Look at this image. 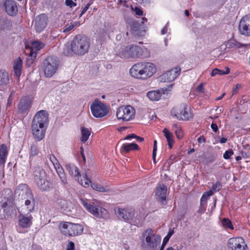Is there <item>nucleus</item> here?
<instances>
[{
    "label": "nucleus",
    "mask_w": 250,
    "mask_h": 250,
    "mask_svg": "<svg viewBox=\"0 0 250 250\" xmlns=\"http://www.w3.org/2000/svg\"><path fill=\"white\" fill-rule=\"evenodd\" d=\"M48 122V114L46 110H40L34 115L31 129L34 138L37 141H41L44 137Z\"/></svg>",
    "instance_id": "obj_1"
},
{
    "label": "nucleus",
    "mask_w": 250,
    "mask_h": 250,
    "mask_svg": "<svg viewBox=\"0 0 250 250\" xmlns=\"http://www.w3.org/2000/svg\"><path fill=\"white\" fill-rule=\"evenodd\" d=\"M156 72L155 65L150 62H141L134 64L129 70L130 75L136 79L146 80Z\"/></svg>",
    "instance_id": "obj_2"
},
{
    "label": "nucleus",
    "mask_w": 250,
    "mask_h": 250,
    "mask_svg": "<svg viewBox=\"0 0 250 250\" xmlns=\"http://www.w3.org/2000/svg\"><path fill=\"white\" fill-rule=\"evenodd\" d=\"M90 47V41L86 37L77 36L72 41L71 49L65 48L63 53L65 55H70L73 52L76 54L83 55L86 53Z\"/></svg>",
    "instance_id": "obj_3"
},
{
    "label": "nucleus",
    "mask_w": 250,
    "mask_h": 250,
    "mask_svg": "<svg viewBox=\"0 0 250 250\" xmlns=\"http://www.w3.org/2000/svg\"><path fill=\"white\" fill-rule=\"evenodd\" d=\"M115 211L119 219H123L126 222L136 226L141 225L145 218L144 215L136 213L132 209L117 208Z\"/></svg>",
    "instance_id": "obj_4"
},
{
    "label": "nucleus",
    "mask_w": 250,
    "mask_h": 250,
    "mask_svg": "<svg viewBox=\"0 0 250 250\" xmlns=\"http://www.w3.org/2000/svg\"><path fill=\"white\" fill-rule=\"evenodd\" d=\"M143 246L146 250H156L160 245L161 237L151 229H147L142 234Z\"/></svg>",
    "instance_id": "obj_5"
},
{
    "label": "nucleus",
    "mask_w": 250,
    "mask_h": 250,
    "mask_svg": "<svg viewBox=\"0 0 250 250\" xmlns=\"http://www.w3.org/2000/svg\"><path fill=\"white\" fill-rule=\"evenodd\" d=\"M117 53L121 58H136L142 56L143 49L138 45H123L118 49Z\"/></svg>",
    "instance_id": "obj_6"
},
{
    "label": "nucleus",
    "mask_w": 250,
    "mask_h": 250,
    "mask_svg": "<svg viewBox=\"0 0 250 250\" xmlns=\"http://www.w3.org/2000/svg\"><path fill=\"white\" fill-rule=\"evenodd\" d=\"M81 202L85 209L92 215L98 218H105L107 211L102 208L99 202L88 203L87 200L80 199Z\"/></svg>",
    "instance_id": "obj_7"
},
{
    "label": "nucleus",
    "mask_w": 250,
    "mask_h": 250,
    "mask_svg": "<svg viewBox=\"0 0 250 250\" xmlns=\"http://www.w3.org/2000/svg\"><path fill=\"white\" fill-rule=\"evenodd\" d=\"M33 178L37 186L42 191H47L50 188L45 171L40 167H36L33 172Z\"/></svg>",
    "instance_id": "obj_8"
},
{
    "label": "nucleus",
    "mask_w": 250,
    "mask_h": 250,
    "mask_svg": "<svg viewBox=\"0 0 250 250\" xmlns=\"http://www.w3.org/2000/svg\"><path fill=\"white\" fill-rule=\"evenodd\" d=\"M60 229L64 235L72 236L81 234L83 231V227L78 224L65 222L61 223Z\"/></svg>",
    "instance_id": "obj_9"
},
{
    "label": "nucleus",
    "mask_w": 250,
    "mask_h": 250,
    "mask_svg": "<svg viewBox=\"0 0 250 250\" xmlns=\"http://www.w3.org/2000/svg\"><path fill=\"white\" fill-rule=\"evenodd\" d=\"M135 110L131 105H122L116 110V116L118 120L129 121L135 117Z\"/></svg>",
    "instance_id": "obj_10"
},
{
    "label": "nucleus",
    "mask_w": 250,
    "mask_h": 250,
    "mask_svg": "<svg viewBox=\"0 0 250 250\" xmlns=\"http://www.w3.org/2000/svg\"><path fill=\"white\" fill-rule=\"evenodd\" d=\"M171 115L178 120H188L191 118V114L185 104L174 106L171 110Z\"/></svg>",
    "instance_id": "obj_11"
},
{
    "label": "nucleus",
    "mask_w": 250,
    "mask_h": 250,
    "mask_svg": "<svg viewBox=\"0 0 250 250\" xmlns=\"http://www.w3.org/2000/svg\"><path fill=\"white\" fill-rule=\"evenodd\" d=\"M58 61L57 58L50 56L44 61L43 70L46 77H51L56 72L58 67Z\"/></svg>",
    "instance_id": "obj_12"
},
{
    "label": "nucleus",
    "mask_w": 250,
    "mask_h": 250,
    "mask_svg": "<svg viewBox=\"0 0 250 250\" xmlns=\"http://www.w3.org/2000/svg\"><path fill=\"white\" fill-rule=\"evenodd\" d=\"M66 170L68 171L69 174L75 178L76 180L83 187H88L89 186V183H91V181L87 178V176L86 173L83 175V181L81 179L80 180V178L81 175L80 174L79 168L74 165L73 164H67L65 165Z\"/></svg>",
    "instance_id": "obj_13"
},
{
    "label": "nucleus",
    "mask_w": 250,
    "mask_h": 250,
    "mask_svg": "<svg viewBox=\"0 0 250 250\" xmlns=\"http://www.w3.org/2000/svg\"><path fill=\"white\" fill-rule=\"evenodd\" d=\"M93 116L96 118H102L109 112L108 107L99 100H95L90 105Z\"/></svg>",
    "instance_id": "obj_14"
},
{
    "label": "nucleus",
    "mask_w": 250,
    "mask_h": 250,
    "mask_svg": "<svg viewBox=\"0 0 250 250\" xmlns=\"http://www.w3.org/2000/svg\"><path fill=\"white\" fill-rule=\"evenodd\" d=\"M228 246L231 250H249L244 239L241 237L229 238L228 241Z\"/></svg>",
    "instance_id": "obj_15"
},
{
    "label": "nucleus",
    "mask_w": 250,
    "mask_h": 250,
    "mask_svg": "<svg viewBox=\"0 0 250 250\" xmlns=\"http://www.w3.org/2000/svg\"><path fill=\"white\" fill-rule=\"evenodd\" d=\"M181 68L176 67L166 72L158 77V81L161 83L170 82L174 81L181 72Z\"/></svg>",
    "instance_id": "obj_16"
},
{
    "label": "nucleus",
    "mask_w": 250,
    "mask_h": 250,
    "mask_svg": "<svg viewBox=\"0 0 250 250\" xmlns=\"http://www.w3.org/2000/svg\"><path fill=\"white\" fill-rule=\"evenodd\" d=\"M32 99L28 96L22 97L18 105V111L19 113L26 115L31 107Z\"/></svg>",
    "instance_id": "obj_17"
},
{
    "label": "nucleus",
    "mask_w": 250,
    "mask_h": 250,
    "mask_svg": "<svg viewBox=\"0 0 250 250\" xmlns=\"http://www.w3.org/2000/svg\"><path fill=\"white\" fill-rule=\"evenodd\" d=\"M239 30L241 34L246 36H250V15H246L241 20Z\"/></svg>",
    "instance_id": "obj_18"
},
{
    "label": "nucleus",
    "mask_w": 250,
    "mask_h": 250,
    "mask_svg": "<svg viewBox=\"0 0 250 250\" xmlns=\"http://www.w3.org/2000/svg\"><path fill=\"white\" fill-rule=\"evenodd\" d=\"M15 195L17 197H21V198H26L32 195L31 191L28 186L26 184H21L19 185L15 191Z\"/></svg>",
    "instance_id": "obj_19"
},
{
    "label": "nucleus",
    "mask_w": 250,
    "mask_h": 250,
    "mask_svg": "<svg viewBox=\"0 0 250 250\" xmlns=\"http://www.w3.org/2000/svg\"><path fill=\"white\" fill-rule=\"evenodd\" d=\"M43 44L39 41L33 42L31 43V50L30 53V56L27 59V61H29L30 59L31 60L30 63L31 64L32 63L34 59L36 57L37 52L43 48Z\"/></svg>",
    "instance_id": "obj_20"
},
{
    "label": "nucleus",
    "mask_w": 250,
    "mask_h": 250,
    "mask_svg": "<svg viewBox=\"0 0 250 250\" xmlns=\"http://www.w3.org/2000/svg\"><path fill=\"white\" fill-rule=\"evenodd\" d=\"M47 19L44 15H40L37 16L35 19V27L38 32H41L46 26Z\"/></svg>",
    "instance_id": "obj_21"
},
{
    "label": "nucleus",
    "mask_w": 250,
    "mask_h": 250,
    "mask_svg": "<svg viewBox=\"0 0 250 250\" xmlns=\"http://www.w3.org/2000/svg\"><path fill=\"white\" fill-rule=\"evenodd\" d=\"M3 6L7 14L10 16H14L17 13V6L14 0H6Z\"/></svg>",
    "instance_id": "obj_22"
},
{
    "label": "nucleus",
    "mask_w": 250,
    "mask_h": 250,
    "mask_svg": "<svg viewBox=\"0 0 250 250\" xmlns=\"http://www.w3.org/2000/svg\"><path fill=\"white\" fill-rule=\"evenodd\" d=\"M29 199L26 200L24 205L22 206L21 212L22 214H29L34 209V200L32 195L28 197Z\"/></svg>",
    "instance_id": "obj_23"
},
{
    "label": "nucleus",
    "mask_w": 250,
    "mask_h": 250,
    "mask_svg": "<svg viewBox=\"0 0 250 250\" xmlns=\"http://www.w3.org/2000/svg\"><path fill=\"white\" fill-rule=\"evenodd\" d=\"M56 207L61 212L67 213L71 211V204L69 202L62 199H59L56 201Z\"/></svg>",
    "instance_id": "obj_24"
},
{
    "label": "nucleus",
    "mask_w": 250,
    "mask_h": 250,
    "mask_svg": "<svg viewBox=\"0 0 250 250\" xmlns=\"http://www.w3.org/2000/svg\"><path fill=\"white\" fill-rule=\"evenodd\" d=\"M20 214L19 216V224L20 226L23 228H27L31 226L32 224V217L31 215L25 216L27 214H22L20 211Z\"/></svg>",
    "instance_id": "obj_25"
},
{
    "label": "nucleus",
    "mask_w": 250,
    "mask_h": 250,
    "mask_svg": "<svg viewBox=\"0 0 250 250\" xmlns=\"http://www.w3.org/2000/svg\"><path fill=\"white\" fill-rule=\"evenodd\" d=\"M1 205L0 207V218L4 216V213H8L12 208L11 200L4 199L1 202Z\"/></svg>",
    "instance_id": "obj_26"
},
{
    "label": "nucleus",
    "mask_w": 250,
    "mask_h": 250,
    "mask_svg": "<svg viewBox=\"0 0 250 250\" xmlns=\"http://www.w3.org/2000/svg\"><path fill=\"white\" fill-rule=\"evenodd\" d=\"M221 184L220 182H217L213 184L211 189L207 192H205L202 196V201H207L208 198L211 196L214 192L219 190L221 188Z\"/></svg>",
    "instance_id": "obj_27"
},
{
    "label": "nucleus",
    "mask_w": 250,
    "mask_h": 250,
    "mask_svg": "<svg viewBox=\"0 0 250 250\" xmlns=\"http://www.w3.org/2000/svg\"><path fill=\"white\" fill-rule=\"evenodd\" d=\"M13 68L15 75L17 77L19 78L21 75V69L22 68V61L20 57L14 61Z\"/></svg>",
    "instance_id": "obj_28"
},
{
    "label": "nucleus",
    "mask_w": 250,
    "mask_h": 250,
    "mask_svg": "<svg viewBox=\"0 0 250 250\" xmlns=\"http://www.w3.org/2000/svg\"><path fill=\"white\" fill-rule=\"evenodd\" d=\"M167 192V187L163 184H160L156 189L155 194L163 202V201H165Z\"/></svg>",
    "instance_id": "obj_29"
},
{
    "label": "nucleus",
    "mask_w": 250,
    "mask_h": 250,
    "mask_svg": "<svg viewBox=\"0 0 250 250\" xmlns=\"http://www.w3.org/2000/svg\"><path fill=\"white\" fill-rule=\"evenodd\" d=\"M8 150L5 145L0 146V164L4 165L8 155Z\"/></svg>",
    "instance_id": "obj_30"
},
{
    "label": "nucleus",
    "mask_w": 250,
    "mask_h": 250,
    "mask_svg": "<svg viewBox=\"0 0 250 250\" xmlns=\"http://www.w3.org/2000/svg\"><path fill=\"white\" fill-rule=\"evenodd\" d=\"M138 149V146L135 143L124 144L121 147V151L125 153H128L130 151Z\"/></svg>",
    "instance_id": "obj_31"
},
{
    "label": "nucleus",
    "mask_w": 250,
    "mask_h": 250,
    "mask_svg": "<svg viewBox=\"0 0 250 250\" xmlns=\"http://www.w3.org/2000/svg\"><path fill=\"white\" fill-rule=\"evenodd\" d=\"M163 133L167 142L169 148H171L174 144L173 135L167 128H165L163 130Z\"/></svg>",
    "instance_id": "obj_32"
},
{
    "label": "nucleus",
    "mask_w": 250,
    "mask_h": 250,
    "mask_svg": "<svg viewBox=\"0 0 250 250\" xmlns=\"http://www.w3.org/2000/svg\"><path fill=\"white\" fill-rule=\"evenodd\" d=\"M9 82L8 73L4 70H0V85H7Z\"/></svg>",
    "instance_id": "obj_33"
},
{
    "label": "nucleus",
    "mask_w": 250,
    "mask_h": 250,
    "mask_svg": "<svg viewBox=\"0 0 250 250\" xmlns=\"http://www.w3.org/2000/svg\"><path fill=\"white\" fill-rule=\"evenodd\" d=\"M81 131L82 135L81 141L83 143H85L88 139L91 134V132L87 128L84 126L81 127Z\"/></svg>",
    "instance_id": "obj_34"
},
{
    "label": "nucleus",
    "mask_w": 250,
    "mask_h": 250,
    "mask_svg": "<svg viewBox=\"0 0 250 250\" xmlns=\"http://www.w3.org/2000/svg\"><path fill=\"white\" fill-rule=\"evenodd\" d=\"M55 168L56 169L57 172L58 174V176L61 179L62 184L64 185H66L67 183V181L65 176V174L64 173V170L63 168L61 167L60 165H59L58 167H55Z\"/></svg>",
    "instance_id": "obj_35"
},
{
    "label": "nucleus",
    "mask_w": 250,
    "mask_h": 250,
    "mask_svg": "<svg viewBox=\"0 0 250 250\" xmlns=\"http://www.w3.org/2000/svg\"><path fill=\"white\" fill-rule=\"evenodd\" d=\"M147 96L151 101H158L161 97V93L158 91H150L147 93Z\"/></svg>",
    "instance_id": "obj_36"
},
{
    "label": "nucleus",
    "mask_w": 250,
    "mask_h": 250,
    "mask_svg": "<svg viewBox=\"0 0 250 250\" xmlns=\"http://www.w3.org/2000/svg\"><path fill=\"white\" fill-rule=\"evenodd\" d=\"M229 73V69L228 67H226L225 70H220L217 68L213 69L211 73L212 77L215 76L217 75H225Z\"/></svg>",
    "instance_id": "obj_37"
},
{
    "label": "nucleus",
    "mask_w": 250,
    "mask_h": 250,
    "mask_svg": "<svg viewBox=\"0 0 250 250\" xmlns=\"http://www.w3.org/2000/svg\"><path fill=\"white\" fill-rule=\"evenodd\" d=\"M172 128L175 132L177 138L178 139H182L183 137L184 134L181 127L178 126L177 124H174L172 125Z\"/></svg>",
    "instance_id": "obj_38"
},
{
    "label": "nucleus",
    "mask_w": 250,
    "mask_h": 250,
    "mask_svg": "<svg viewBox=\"0 0 250 250\" xmlns=\"http://www.w3.org/2000/svg\"><path fill=\"white\" fill-rule=\"evenodd\" d=\"M80 25V23L79 21H75L74 22H71L70 24H66L65 26V29H64L63 32L64 33L68 32L71 31L74 27L79 26Z\"/></svg>",
    "instance_id": "obj_39"
},
{
    "label": "nucleus",
    "mask_w": 250,
    "mask_h": 250,
    "mask_svg": "<svg viewBox=\"0 0 250 250\" xmlns=\"http://www.w3.org/2000/svg\"><path fill=\"white\" fill-rule=\"evenodd\" d=\"M91 184V187L93 188V189L96 190L101 192H105L108 190L107 188L104 187L99 184L96 183H91V182L89 184Z\"/></svg>",
    "instance_id": "obj_40"
},
{
    "label": "nucleus",
    "mask_w": 250,
    "mask_h": 250,
    "mask_svg": "<svg viewBox=\"0 0 250 250\" xmlns=\"http://www.w3.org/2000/svg\"><path fill=\"white\" fill-rule=\"evenodd\" d=\"M222 224L223 227L226 229H233L231 222L229 219L224 218L222 221Z\"/></svg>",
    "instance_id": "obj_41"
},
{
    "label": "nucleus",
    "mask_w": 250,
    "mask_h": 250,
    "mask_svg": "<svg viewBox=\"0 0 250 250\" xmlns=\"http://www.w3.org/2000/svg\"><path fill=\"white\" fill-rule=\"evenodd\" d=\"M170 34V29L169 28V22L167 21L166 25L163 27L161 30V34L164 35L167 34L168 35Z\"/></svg>",
    "instance_id": "obj_42"
},
{
    "label": "nucleus",
    "mask_w": 250,
    "mask_h": 250,
    "mask_svg": "<svg viewBox=\"0 0 250 250\" xmlns=\"http://www.w3.org/2000/svg\"><path fill=\"white\" fill-rule=\"evenodd\" d=\"M39 149L35 144H32L30 147V155L34 156L38 154Z\"/></svg>",
    "instance_id": "obj_43"
},
{
    "label": "nucleus",
    "mask_w": 250,
    "mask_h": 250,
    "mask_svg": "<svg viewBox=\"0 0 250 250\" xmlns=\"http://www.w3.org/2000/svg\"><path fill=\"white\" fill-rule=\"evenodd\" d=\"M47 158L50 160L54 167H58V166L60 165L58 160L54 155L50 154L48 156Z\"/></svg>",
    "instance_id": "obj_44"
},
{
    "label": "nucleus",
    "mask_w": 250,
    "mask_h": 250,
    "mask_svg": "<svg viewBox=\"0 0 250 250\" xmlns=\"http://www.w3.org/2000/svg\"><path fill=\"white\" fill-rule=\"evenodd\" d=\"M131 10L134 12L135 15L138 16H141L143 15V11L142 9L140 7L135 6L133 7L132 6L130 5Z\"/></svg>",
    "instance_id": "obj_45"
},
{
    "label": "nucleus",
    "mask_w": 250,
    "mask_h": 250,
    "mask_svg": "<svg viewBox=\"0 0 250 250\" xmlns=\"http://www.w3.org/2000/svg\"><path fill=\"white\" fill-rule=\"evenodd\" d=\"M117 4L128 7L130 6L131 3L129 0H118Z\"/></svg>",
    "instance_id": "obj_46"
},
{
    "label": "nucleus",
    "mask_w": 250,
    "mask_h": 250,
    "mask_svg": "<svg viewBox=\"0 0 250 250\" xmlns=\"http://www.w3.org/2000/svg\"><path fill=\"white\" fill-rule=\"evenodd\" d=\"M233 154V152L232 149H229L226 150L223 154V157L225 159H229L230 156Z\"/></svg>",
    "instance_id": "obj_47"
},
{
    "label": "nucleus",
    "mask_w": 250,
    "mask_h": 250,
    "mask_svg": "<svg viewBox=\"0 0 250 250\" xmlns=\"http://www.w3.org/2000/svg\"><path fill=\"white\" fill-rule=\"evenodd\" d=\"M156 151H157V141L155 140L154 141L153 149V153H152V158H153V162L154 163H156Z\"/></svg>",
    "instance_id": "obj_48"
},
{
    "label": "nucleus",
    "mask_w": 250,
    "mask_h": 250,
    "mask_svg": "<svg viewBox=\"0 0 250 250\" xmlns=\"http://www.w3.org/2000/svg\"><path fill=\"white\" fill-rule=\"evenodd\" d=\"M206 201H202V198H201L200 207L199 208V211L200 212H204L206 210Z\"/></svg>",
    "instance_id": "obj_49"
},
{
    "label": "nucleus",
    "mask_w": 250,
    "mask_h": 250,
    "mask_svg": "<svg viewBox=\"0 0 250 250\" xmlns=\"http://www.w3.org/2000/svg\"><path fill=\"white\" fill-rule=\"evenodd\" d=\"M76 0H65V4L70 7L75 6L76 5V3L74 2Z\"/></svg>",
    "instance_id": "obj_50"
},
{
    "label": "nucleus",
    "mask_w": 250,
    "mask_h": 250,
    "mask_svg": "<svg viewBox=\"0 0 250 250\" xmlns=\"http://www.w3.org/2000/svg\"><path fill=\"white\" fill-rule=\"evenodd\" d=\"M75 245L73 242H70L67 247L66 250H74Z\"/></svg>",
    "instance_id": "obj_51"
},
{
    "label": "nucleus",
    "mask_w": 250,
    "mask_h": 250,
    "mask_svg": "<svg viewBox=\"0 0 250 250\" xmlns=\"http://www.w3.org/2000/svg\"><path fill=\"white\" fill-rule=\"evenodd\" d=\"M204 83H201L197 88L196 90L198 92L200 93H203L204 92Z\"/></svg>",
    "instance_id": "obj_52"
},
{
    "label": "nucleus",
    "mask_w": 250,
    "mask_h": 250,
    "mask_svg": "<svg viewBox=\"0 0 250 250\" xmlns=\"http://www.w3.org/2000/svg\"><path fill=\"white\" fill-rule=\"evenodd\" d=\"M90 4L89 3H87L85 7L83 8L82 11L81 12V14L80 15V17H82V15L88 10L90 6Z\"/></svg>",
    "instance_id": "obj_53"
},
{
    "label": "nucleus",
    "mask_w": 250,
    "mask_h": 250,
    "mask_svg": "<svg viewBox=\"0 0 250 250\" xmlns=\"http://www.w3.org/2000/svg\"><path fill=\"white\" fill-rule=\"evenodd\" d=\"M241 85L237 84L233 89L232 94L234 95L237 93L238 90L240 88Z\"/></svg>",
    "instance_id": "obj_54"
},
{
    "label": "nucleus",
    "mask_w": 250,
    "mask_h": 250,
    "mask_svg": "<svg viewBox=\"0 0 250 250\" xmlns=\"http://www.w3.org/2000/svg\"><path fill=\"white\" fill-rule=\"evenodd\" d=\"M169 239L168 238V237H165V238L163 239V244H162L161 248H163L164 249L165 245H166L167 242L168 241Z\"/></svg>",
    "instance_id": "obj_55"
},
{
    "label": "nucleus",
    "mask_w": 250,
    "mask_h": 250,
    "mask_svg": "<svg viewBox=\"0 0 250 250\" xmlns=\"http://www.w3.org/2000/svg\"><path fill=\"white\" fill-rule=\"evenodd\" d=\"M13 95V92H12L11 93V94L8 98V101H7V106H10L11 104V102L12 101Z\"/></svg>",
    "instance_id": "obj_56"
},
{
    "label": "nucleus",
    "mask_w": 250,
    "mask_h": 250,
    "mask_svg": "<svg viewBox=\"0 0 250 250\" xmlns=\"http://www.w3.org/2000/svg\"><path fill=\"white\" fill-rule=\"evenodd\" d=\"M136 135L134 134H131L127 135L125 138V140H129L132 138H136Z\"/></svg>",
    "instance_id": "obj_57"
},
{
    "label": "nucleus",
    "mask_w": 250,
    "mask_h": 250,
    "mask_svg": "<svg viewBox=\"0 0 250 250\" xmlns=\"http://www.w3.org/2000/svg\"><path fill=\"white\" fill-rule=\"evenodd\" d=\"M211 127L212 129L215 132H216L218 129L217 125L214 123L211 124Z\"/></svg>",
    "instance_id": "obj_58"
},
{
    "label": "nucleus",
    "mask_w": 250,
    "mask_h": 250,
    "mask_svg": "<svg viewBox=\"0 0 250 250\" xmlns=\"http://www.w3.org/2000/svg\"><path fill=\"white\" fill-rule=\"evenodd\" d=\"M174 233V230L173 229H170L168 231V232L167 236L166 237H168V238L169 239L170 237Z\"/></svg>",
    "instance_id": "obj_59"
},
{
    "label": "nucleus",
    "mask_w": 250,
    "mask_h": 250,
    "mask_svg": "<svg viewBox=\"0 0 250 250\" xmlns=\"http://www.w3.org/2000/svg\"><path fill=\"white\" fill-rule=\"evenodd\" d=\"M235 44L232 42V41H229L227 43V46L229 48L232 47Z\"/></svg>",
    "instance_id": "obj_60"
},
{
    "label": "nucleus",
    "mask_w": 250,
    "mask_h": 250,
    "mask_svg": "<svg viewBox=\"0 0 250 250\" xmlns=\"http://www.w3.org/2000/svg\"><path fill=\"white\" fill-rule=\"evenodd\" d=\"M205 139L203 136H200L198 139V142L200 143L205 142Z\"/></svg>",
    "instance_id": "obj_61"
},
{
    "label": "nucleus",
    "mask_w": 250,
    "mask_h": 250,
    "mask_svg": "<svg viewBox=\"0 0 250 250\" xmlns=\"http://www.w3.org/2000/svg\"><path fill=\"white\" fill-rule=\"evenodd\" d=\"M136 139L138 141L140 142H142L144 141V139L143 138L138 136L137 135H136Z\"/></svg>",
    "instance_id": "obj_62"
},
{
    "label": "nucleus",
    "mask_w": 250,
    "mask_h": 250,
    "mask_svg": "<svg viewBox=\"0 0 250 250\" xmlns=\"http://www.w3.org/2000/svg\"><path fill=\"white\" fill-rule=\"evenodd\" d=\"M227 139L226 138H222L220 139V142L221 144H224V143H225L227 142Z\"/></svg>",
    "instance_id": "obj_63"
},
{
    "label": "nucleus",
    "mask_w": 250,
    "mask_h": 250,
    "mask_svg": "<svg viewBox=\"0 0 250 250\" xmlns=\"http://www.w3.org/2000/svg\"><path fill=\"white\" fill-rule=\"evenodd\" d=\"M225 94H226L225 93H223L221 96L218 97L216 100L217 101L221 100L224 97V96L225 95Z\"/></svg>",
    "instance_id": "obj_64"
}]
</instances>
